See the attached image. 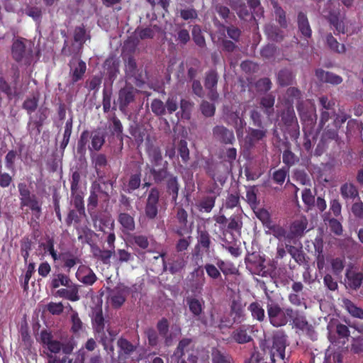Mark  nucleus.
I'll return each mask as SVG.
<instances>
[{"label":"nucleus","instance_id":"f257e3e1","mask_svg":"<svg viewBox=\"0 0 363 363\" xmlns=\"http://www.w3.org/2000/svg\"><path fill=\"white\" fill-rule=\"evenodd\" d=\"M286 342L287 335L284 331L278 330L273 334L272 340L264 339L260 347L264 352L269 350L272 363H275L276 353L281 359H284Z\"/></svg>","mask_w":363,"mask_h":363},{"label":"nucleus","instance_id":"f03ea898","mask_svg":"<svg viewBox=\"0 0 363 363\" xmlns=\"http://www.w3.org/2000/svg\"><path fill=\"white\" fill-rule=\"evenodd\" d=\"M339 6L340 3L338 1L329 0L325 4L322 13L339 33H345L346 32V27L341 19Z\"/></svg>","mask_w":363,"mask_h":363},{"label":"nucleus","instance_id":"7ed1b4c3","mask_svg":"<svg viewBox=\"0 0 363 363\" xmlns=\"http://www.w3.org/2000/svg\"><path fill=\"white\" fill-rule=\"evenodd\" d=\"M11 52L13 58L16 62H22L30 65L33 58L32 44L26 39H17L12 45Z\"/></svg>","mask_w":363,"mask_h":363},{"label":"nucleus","instance_id":"20e7f679","mask_svg":"<svg viewBox=\"0 0 363 363\" xmlns=\"http://www.w3.org/2000/svg\"><path fill=\"white\" fill-rule=\"evenodd\" d=\"M40 339L43 344L46 345L48 349L53 353H58L61 350L66 354H71L74 349L72 340H64L62 342L52 339L50 333L43 330L40 333Z\"/></svg>","mask_w":363,"mask_h":363},{"label":"nucleus","instance_id":"39448f33","mask_svg":"<svg viewBox=\"0 0 363 363\" xmlns=\"http://www.w3.org/2000/svg\"><path fill=\"white\" fill-rule=\"evenodd\" d=\"M193 221L189 220V214L182 207L176 209L172 230L177 235L182 237L192 230Z\"/></svg>","mask_w":363,"mask_h":363},{"label":"nucleus","instance_id":"423d86ee","mask_svg":"<svg viewBox=\"0 0 363 363\" xmlns=\"http://www.w3.org/2000/svg\"><path fill=\"white\" fill-rule=\"evenodd\" d=\"M123 60L125 83L129 79H133L135 85L140 86L144 83L141 68L138 67L135 59L132 55H129L126 58H123Z\"/></svg>","mask_w":363,"mask_h":363},{"label":"nucleus","instance_id":"0eeeda50","mask_svg":"<svg viewBox=\"0 0 363 363\" xmlns=\"http://www.w3.org/2000/svg\"><path fill=\"white\" fill-rule=\"evenodd\" d=\"M107 301L116 308H120L125 301L129 294L127 286L119 284L113 288L107 287Z\"/></svg>","mask_w":363,"mask_h":363},{"label":"nucleus","instance_id":"6e6552de","mask_svg":"<svg viewBox=\"0 0 363 363\" xmlns=\"http://www.w3.org/2000/svg\"><path fill=\"white\" fill-rule=\"evenodd\" d=\"M138 93V90L129 82H126L125 86L119 90L117 101L122 113H126L128 106L135 102Z\"/></svg>","mask_w":363,"mask_h":363},{"label":"nucleus","instance_id":"1a4fd4ad","mask_svg":"<svg viewBox=\"0 0 363 363\" xmlns=\"http://www.w3.org/2000/svg\"><path fill=\"white\" fill-rule=\"evenodd\" d=\"M267 312L269 323L274 327H281L286 325L288 318H286L284 309L279 303L270 300L267 303Z\"/></svg>","mask_w":363,"mask_h":363},{"label":"nucleus","instance_id":"9d476101","mask_svg":"<svg viewBox=\"0 0 363 363\" xmlns=\"http://www.w3.org/2000/svg\"><path fill=\"white\" fill-rule=\"evenodd\" d=\"M121 61L118 57L109 56L104 63L105 82L112 86L113 82L120 73Z\"/></svg>","mask_w":363,"mask_h":363},{"label":"nucleus","instance_id":"9b49d317","mask_svg":"<svg viewBox=\"0 0 363 363\" xmlns=\"http://www.w3.org/2000/svg\"><path fill=\"white\" fill-rule=\"evenodd\" d=\"M363 282V273L353 266H349L345 272V286L347 289L357 291Z\"/></svg>","mask_w":363,"mask_h":363},{"label":"nucleus","instance_id":"f8f14e48","mask_svg":"<svg viewBox=\"0 0 363 363\" xmlns=\"http://www.w3.org/2000/svg\"><path fill=\"white\" fill-rule=\"evenodd\" d=\"M213 139L225 145H232L235 141L233 131L223 125H217L212 129Z\"/></svg>","mask_w":363,"mask_h":363},{"label":"nucleus","instance_id":"ddd939ff","mask_svg":"<svg viewBox=\"0 0 363 363\" xmlns=\"http://www.w3.org/2000/svg\"><path fill=\"white\" fill-rule=\"evenodd\" d=\"M247 268L255 274L266 276L267 271L264 264V260L258 255L252 253L245 257Z\"/></svg>","mask_w":363,"mask_h":363},{"label":"nucleus","instance_id":"4468645a","mask_svg":"<svg viewBox=\"0 0 363 363\" xmlns=\"http://www.w3.org/2000/svg\"><path fill=\"white\" fill-rule=\"evenodd\" d=\"M224 121L229 125L234 127L237 136L242 137L243 134V128L245 125V121L239 116L237 111L229 109H225L223 113Z\"/></svg>","mask_w":363,"mask_h":363},{"label":"nucleus","instance_id":"2eb2a0df","mask_svg":"<svg viewBox=\"0 0 363 363\" xmlns=\"http://www.w3.org/2000/svg\"><path fill=\"white\" fill-rule=\"evenodd\" d=\"M69 77L72 84L82 79L86 69L84 62L81 60L79 57H73L69 63Z\"/></svg>","mask_w":363,"mask_h":363},{"label":"nucleus","instance_id":"dca6fc26","mask_svg":"<svg viewBox=\"0 0 363 363\" xmlns=\"http://www.w3.org/2000/svg\"><path fill=\"white\" fill-rule=\"evenodd\" d=\"M242 226L241 217L239 215L231 216L229 219L228 229L223 233L222 241L226 243H232L234 241L233 233L230 230L239 232Z\"/></svg>","mask_w":363,"mask_h":363},{"label":"nucleus","instance_id":"f3484780","mask_svg":"<svg viewBox=\"0 0 363 363\" xmlns=\"http://www.w3.org/2000/svg\"><path fill=\"white\" fill-rule=\"evenodd\" d=\"M194 350L191 339L184 338L179 341V345L173 354V357L177 363H185L184 358Z\"/></svg>","mask_w":363,"mask_h":363},{"label":"nucleus","instance_id":"a211bd4d","mask_svg":"<svg viewBox=\"0 0 363 363\" xmlns=\"http://www.w3.org/2000/svg\"><path fill=\"white\" fill-rule=\"evenodd\" d=\"M99 199L108 200V195L99 184H94L91 186L90 196L88 199V208L94 209L98 205Z\"/></svg>","mask_w":363,"mask_h":363},{"label":"nucleus","instance_id":"6ab92c4d","mask_svg":"<svg viewBox=\"0 0 363 363\" xmlns=\"http://www.w3.org/2000/svg\"><path fill=\"white\" fill-rule=\"evenodd\" d=\"M117 346L119 348L118 358L121 359H125L131 357L132 354L137 350V346L133 345L127 339L122 337L118 340Z\"/></svg>","mask_w":363,"mask_h":363},{"label":"nucleus","instance_id":"aec40b11","mask_svg":"<svg viewBox=\"0 0 363 363\" xmlns=\"http://www.w3.org/2000/svg\"><path fill=\"white\" fill-rule=\"evenodd\" d=\"M297 26L298 31L306 39L310 38L312 35V29L311 28L307 15L299 11L297 15Z\"/></svg>","mask_w":363,"mask_h":363},{"label":"nucleus","instance_id":"412c9836","mask_svg":"<svg viewBox=\"0 0 363 363\" xmlns=\"http://www.w3.org/2000/svg\"><path fill=\"white\" fill-rule=\"evenodd\" d=\"M315 76L323 83L338 85L342 82V78L340 76L330 72L325 71L323 69H316Z\"/></svg>","mask_w":363,"mask_h":363},{"label":"nucleus","instance_id":"4be33fe9","mask_svg":"<svg viewBox=\"0 0 363 363\" xmlns=\"http://www.w3.org/2000/svg\"><path fill=\"white\" fill-rule=\"evenodd\" d=\"M308 227V220L306 216H301L293 222L290 228L291 238H301L303 235Z\"/></svg>","mask_w":363,"mask_h":363},{"label":"nucleus","instance_id":"5701e85b","mask_svg":"<svg viewBox=\"0 0 363 363\" xmlns=\"http://www.w3.org/2000/svg\"><path fill=\"white\" fill-rule=\"evenodd\" d=\"M91 161L97 175L101 176L102 169L108 165L107 156L103 153L91 152Z\"/></svg>","mask_w":363,"mask_h":363},{"label":"nucleus","instance_id":"b1692460","mask_svg":"<svg viewBox=\"0 0 363 363\" xmlns=\"http://www.w3.org/2000/svg\"><path fill=\"white\" fill-rule=\"evenodd\" d=\"M91 140L89 150L99 151L105 143V133L100 128L91 131Z\"/></svg>","mask_w":363,"mask_h":363},{"label":"nucleus","instance_id":"393cba45","mask_svg":"<svg viewBox=\"0 0 363 363\" xmlns=\"http://www.w3.org/2000/svg\"><path fill=\"white\" fill-rule=\"evenodd\" d=\"M342 197L345 200H352L359 198L357 187L352 183L346 182L340 188Z\"/></svg>","mask_w":363,"mask_h":363},{"label":"nucleus","instance_id":"a878e982","mask_svg":"<svg viewBox=\"0 0 363 363\" xmlns=\"http://www.w3.org/2000/svg\"><path fill=\"white\" fill-rule=\"evenodd\" d=\"M111 124L109 125V128L111 130V133L113 135H116L117 137L120 138V146L118 147V151L116 152L115 150V152L116 154H119L122 152L123 147V137H122V133H123V125L121 122V121L116 117V115H113L111 118Z\"/></svg>","mask_w":363,"mask_h":363},{"label":"nucleus","instance_id":"bb28decb","mask_svg":"<svg viewBox=\"0 0 363 363\" xmlns=\"http://www.w3.org/2000/svg\"><path fill=\"white\" fill-rule=\"evenodd\" d=\"M77 279L86 285H92L97 279L93 271L87 267H82L77 272Z\"/></svg>","mask_w":363,"mask_h":363},{"label":"nucleus","instance_id":"cd10ccee","mask_svg":"<svg viewBox=\"0 0 363 363\" xmlns=\"http://www.w3.org/2000/svg\"><path fill=\"white\" fill-rule=\"evenodd\" d=\"M295 75L289 68L281 69L277 73V83L281 86H286L293 84Z\"/></svg>","mask_w":363,"mask_h":363},{"label":"nucleus","instance_id":"c85d7f7f","mask_svg":"<svg viewBox=\"0 0 363 363\" xmlns=\"http://www.w3.org/2000/svg\"><path fill=\"white\" fill-rule=\"evenodd\" d=\"M187 258L188 257H185L184 255H174L169 263L170 273L174 274L181 272L186 267Z\"/></svg>","mask_w":363,"mask_h":363},{"label":"nucleus","instance_id":"c756f323","mask_svg":"<svg viewBox=\"0 0 363 363\" xmlns=\"http://www.w3.org/2000/svg\"><path fill=\"white\" fill-rule=\"evenodd\" d=\"M281 120L285 125L291 128L294 134L298 135V125L294 110L288 109L282 113Z\"/></svg>","mask_w":363,"mask_h":363},{"label":"nucleus","instance_id":"7c9ffc66","mask_svg":"<svg viewBox=\"0 0 363 363\" xmlns=\"http://www.w3.org/2000/svg\"><path fill=\"white\" fill-rule=\"evenodd\" d=\"M264 32L267 38L272 41L279 43L284 38V31L274 25H267L264 28Z\"/></svg>","mask_w":363,"mask_h":363},{"label":"nucleus","instance_id":"2f4dec72","mask_svg":"<svg viewBox=\"0 0 363 363\" xmlns=\"http://www.w3.org/2000/svg\"><path fill=\"white\" fill-rule=\"evenodd\" d=\"M166 184L167 191L170 196H172V200L176 204L179 189V184L178 182L177 177L172 175L166 181Z\"/></svg>","mask_w":363,"mask_h":363},{"label":"nucleus","instance_id":"473e14b6","mask_svg":"<svg viewBox=\"0 0 363 363\" xmlns=\"http://www.w3.org/2000/svg\"><path fill=\"white\" fill-rule=\"evenodd\" d=\"M147 152L150 157V162L154 164V166L157 167L162 164L163 159L161 150L159 147L150 145L147 148Z\"/></svg>","mask_w":363,"mask_h":363},{"label":"nucleus","instance_id":"72a5a7b5","mask_svg":"<svg viewBox=\"0 0 363 363\" xmlns=\"http://www.w3.org/2000/svg\"><path fill=\"white\" fill-rule=\"evenodd\" d=\"M186 303L189 306L190 311L193 313L194 316L199 318L203 312L204 302L202 300L188 297L186 298Z\"/></svg>","mask_w":363,"mask_h":363},{"label":"nucleus","instance_id":"f704fd0d","mask_svg":"<svg viewBox=\"0 0 363 363\" xmlns=\"http://www.w3.org/2000/svg\"><path fill=\"white\" fill-rule=\"evenodd\" d=\"M342 306L353 317L363 319V309L357 307L352 301L348 298H342Z\"/></svg>","mask_w":363,"mask_h":363},{"label":"nucleus","instance_id":"c9c22d12","mask_svg":"<svg viewBox=\"0 0 363 363\" xmlns=\"http://www.w3.org/2000/svg\"><path fill=\"white\" fill-rule=\"evenodd\" d=\"M92 320L94 330L99 335L104 329V318L101 308H97L94 311Z\"/></svg>","mask_w":363,"mask_h":363},{"label":"nucleus","instance_id":"e433bc0d","mask_svg":"<svg viewBox=\"0 0 363 363\" xmlns=\"http://www.w3.org/2000/svg\"><path fill=\"white\" fill-rule=\"evenodd\" d=\"M230 312L235 323H241L244 319V310L240 301L233 300L230 306Z\"/></svg>","mask_w":363,"mask_h":363},{"label":"nucleus","instance_id":"4c0bfd02","mask_svg":"<svg viewBox=\"0 0 363 363\" xmlns=\"http://www.w3.org/2000/svg\"><path fill=\"white\" fill-rule=\"evenodd\" d=\"M83 45L80 43H76L74 40L70 45H68L67 42H65V45L62 50V55L65 56L78 57L81 52Z\"/></svg>","mask_w":363,"mask_h":363},{"label":"nucleus","instance_id":"58836bf2","mask_svg":"<svg viewBox=\"0 0 363 363\" xmlns=\"http://www.w3.org/2000/svg\"><path fill=\"white\" fill-rule=\"evenodd\" d=\"M28 206L33 212L37 218L40 216L41 207L35 195L21 202V207Z\"/></svg>","mask_w":363,"mask_h":363},{"label":"nucleus","instance_id":"ea45409f","mask_svg":"<svg viewBox=\"0 0 363 363\" xmlns=\"http://www.w3.org/2000/svg\"><path fill=\"white\" fill-rule=\"evenodd\" d=\"M168 163L167 161L164 162L163 167L159 169L152 168L150 169V173L153 176L155 182L159 183L164 180H167L172 174L167 172V166Z\"/></svg>","mask_w":363,"mask_h":363},{"label":"nucleus","instance_id":"a19ab883","mask_svg":"<svg viewBox=\"0 0 363 363\" xmlns=\"http://www.w3.org/2000/svg\"><path fill=\"white\" fill-rule=\"evenodd\" d=\"M267 130L264 127L258 129L250 128L247 138L249 139L250 145H253L255 143L262 140L267 135Z\"/></svg>","mask_w":363,"mask_h":363},{"label":"nucleus","instance_id":"79ce46f5","mask_svg":"<svg viewBox=\"0 0 363 363\" xmlns=\"http://www.w3.org/2000/svg\"><path fill=\"white\" fill-rule=\"evenodd\" d=\"M253 318L259 322H262L265 319V311L263 307L258 302H252L248 307Z\"/></svg>","mask_w":363,"mask_h":363},{"label":"nucleus","instance_id":"37998d69","mask_svg":"<svg viewBox=\"0 0 363 363\" xmlns=\"http://www.w3.org/2000/svg\"><path fill=\"white\" fill-rule=\"evenodd\" d=\"M47 118V111L46 109H40L37 113V116H36V119L35 120H33V117L30 116V119H29V121H28V127L29 128L30 124L33 123V125L35 126L36 128V130H37V133L38 134H40V132H41V128L45 122V121L46 120Z\"/></svg>","mask_w":363,"mask_h":363},{"label":"nucleus","instance_id":"c03bdc74","mask_svg":"<svg viewBox=\"0 0 363 363\" xmlns=\"http://www.w3.org/2000/svg\"><path fill=\"white\" fill-rule=\"evenodd\" d=\"M275 97L272 94H269L262 97L260 99V106L264 108V113L267 116H270L274 112V104Z\"/></svg>","mask_w":363,"mask_h":363},{"label":"nucleus","instance_id":"a18cd8bd","mask_svg":"<svg viewBox=\"0 0 363 363\" xmlns=\"http://www.w3.org/2000/svg\"><path fill=\"white\" fill-rule=\"evenodd\" d=\"M286 248L287 252L298 264H302L306 262V255L301 249L290 245H286Z\"/></svg>","mask_w":363,"mask_h":363},{"label":"nucleus","instance_id":"49530a36","mask_svg":"<svg viewBox=\"0 0 363 363\" xmlns=\"http://www.w3.org/2000/svg\"><path fill=\"white\" fill-rule=\"evenodd\" d=\"M39 101V95L33 94L31 97L27 98L22 104V108L25 109L28 114L30 115L35 111Z\"/></svg>","mask_w":363,"mask_h":363},{"label":"nucleus","instance_id":"de8ad7c7","mask_svg":"<svg viewBox=\"0 0 363 363\" xmlns=\"http://www.w3.org/2000/svg\"><path fill=\"white\" fill-rule=\"evenodd\" d=\"M197 242L199 245L203 247L205 251L209 252V248L211 245V236L209 233L206 230H198V236H197Z\"/></svg>","mask_w":363,"mask_h":363},{"label":"nucleus","instance_id":"09e8293b","mask_svg":"<svg viewBox=\"0 0 363 363\" xmlns=\"http://www.w3.org/2000/svg\"><path fill=\"white\" fill-rule=\"evenodd\" d=\"M229 5L232 9L236 11L239 18L244 19L250 16V11L244 1L238 2L235 1L233 4H230Z\"/></svg>","mask_w":363,"mask_h":363},{"label":"nucleus","instance_id":"8fccbe9b","mask_svg":"<svg viewBox=\"0 0 363 363\" xmlns=\"http://www.w3.org/2000/svg\"><path fill=\"white\" fill-rule=\"evenodd\" d=\"M232 337L233 340L239 344H244L250 342L252 339L246 330L240 328L233 333Z\"/></svg>","mask_w":363,"mask_h":363},{"label":"nucleus","instance_id":"3c124183","mask_svg":"<svg viewBox=\"0 0 363 363\" xmlns=\"http://www.w3.org/2000/svg\"><path fill=\"white\" fill-rule=\"evenodd\" d=\"M118 222L127 230L132 231L135 229L133 218L126 213H121L118 216Z\"/></svg>","mask_w":363,"mask_h":363},{"label":"nucleus","instance_id":"603ef678","mask_svg":"<svg viewBox=\"0 0 363 363\" xmlns=\"http://www.w3.org/2000/svg\"><path fill=\"white\" fill-rule=\"evenodd\" d=\"M218 81V74L215 70H210L206 73L204 86L206 89L216 88Z\"/></svg>","mask_w":363,"mask_h":363},{"label":"nucleus","instance_id":"864d4df0","mask_svg":"<svg viewBox=\"0 0 363 363\" xmlns=\"http://www.w3.org/2000/svg\"><path fill=\"white\" fill-rule=\"evenodd\" d=\"M71 279L64 274H57L54 275L51 281V286L54 289L58 288L60 286H69Z\"/></svg>","mask_w":363,"mask_h":363},{"label":"nucleus","instance_id":"5fc2aeb1","mask_svg":"<svg viewBox=\"0 0 363 363\" xmlns=\"http://www.w3.org/2000/svg\"><path fill=\"white\" fill-rule=\"evenodd\" d=\"M72 202L75 208L81 213L84 210L83 192L81 190L71 191Z\"/></svg>","mask_w":363,"mask_h":363},{"label":"nucleus","instance_id":"6e6d98bb","mask_svg":"<svg viewBox=\"0 0 363 363\" xmlns=\"http://www.w3.org/2000/svg\"><path fill=\"white\" fill-rule=\"evenodd\" d=\"M224 206L226 208H238L240 209V195L239 193L235 192L234 194H229L225 199Z\"/></svg>","mask_w":363,"mask_h":363},{"label":"nucleus","instance_id":"4d7b16f0","mask_svg":"<svg viewBox=\"0 0 363 363\" xmlns=\"http://www.w3.org/2000/svg\"><path fill=\"white\" fill-rule=\"evenodd\" d=\"M151 110L157 116H162L166 114L164 104L158 99H155L152 101Z\"/></svg>","mask_w":363,"mask_h":363},{"label":"nucleus","instance_id":"13d9d810","mask_svg":"<svg viewBox=\"0 0 363 363\" xmlns=\"http://www.w3.org/2000/svg\"><path fill=\"white\" fill-rule=\"evenodd\" d=\"M191 33L194 43L198 46L203 48L206 45V41L203 35L201 33L200 26L198 25L194 26Z\"/></svg>","mask_w":363,"mask_h":363},{"label":"nucleus","instance_id":"bf43d9fd","mask_svg":"<svg viewBox=\"0 0 363 363\" xmlns=\"http://www.w3.org/2000/svg\"><path fill=\"white\" fill-rule=\"evenodd\" d=\"M246 201L253 211L257 208L259 201L257 199L255 186L250 187L247 190Z\"/></svg>","mask_w":363,"mask_h":363},{"label":"nucleus","instance_id":"052dcab7","mask_svg":"<svg viewBox=\"0 0 363 363\" xmlns=\"http://www.w3.org/2000/svg\"><path fill=\"white\" fill-rule=\"evenodd\" d=\"M181 18L184 21H193L198 18L197 11L192 7H185L179 11Z\"/></svg>","mask_w":363,"mask_h":363},{"label":"nucleus","instance_id":"680f3d73","mask_svg":"<svg viewBox=\"0 0 363 363\" xmlns=\"http://www.w3.org/2000/svg\"><path fill=\"white\" fill-rule=\"evenodd\" d=\"M282 159L283 162L287 166L286 168L288 169L299 160L298 157L290 150H286L284 151Z\"/></svg>","mask_w":363,"mask_h":363},{"label":"nucleus","instance_id":"e2e57ef3","mask_svg":"<svg viewBox=\"0 0 363 363\" xmlns=\"http://www.w3.org/2000/svg\"><path fill=\"white\" fill-rule=\"evenodd\" d=\"M331 267L333 273L336 277H340L345 267V260L339 257L331 260Z\"/></svg>","mask_w":363,"mask_h":363},{"label":"nucleus","instance_id":"0e129e2a","mask_svg":"<svg viewBox=\"0 0 363 363\" xmlns=\"http://www.w3.org/2000/svg\"><path fill=\"white\" fill-rule=\"evenodd\" d=\"M67 287V299L72 301H77L80 299L79 289L80 286L70 281Z\"/></svg>","mask_w":363,"mask_h":363},{"label":"nucleus","instance_id":"69168bd1","mask_svg":"<svg viewBox=\"0 0 363 363\" xmlns=\"http://www.w3.org/2000/svg\"><path fill=\"white\" fill-rule=\"evenodd\" d=\"M200 110L206 117H212L215 114L216 106L207 101H203L200 105Z\"/></svg>","mask_w":363,"mask_h":363},{"label":"nucleus","instance_id":"338daca9","mask_svg":"<svg viewBox=\"0 0 363 363\" xmlns=\"http://www.w3.org/2000/svg\"><path fill=\"white\" fill-rule=\"evenodd\" d=\"M289 174V169L286 167H282L279 169H277L273 172L272 179L279 184H282L286 176Z\"/></svg>","mask_w":363,"mask_h":363},{"label":"nucleus","instance_id":"774afa93","mask_svg":"<svg viewBox=\"0 0 363 363\" xmlns=\"http://www.w3.org/2000/svg\"><path fill=\"white\" fill-rule=\"evenodd\" d=\"M354 203L352 205L351 211L354 217L363 219V202L360 198L354 200Z\"/></svg>","mask_w":363,"mask_h":363}]
</instances>
